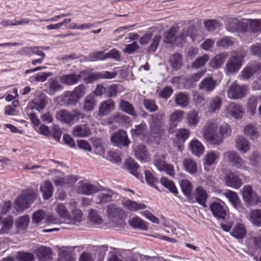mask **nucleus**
<instances>
[{"label": "nucleus", "instance_id": "nucleus-41", "mask_svg": "<svg viewBox=\"0 0 261 261\" xmlns=\"http://www.w3.org/2000/svg\"><path fill=\"white\" fill-rule=\"evenodd\" d=\"M169 62L173 68L178 70L182 64V56L178 53H175L171 56Z\"/></svg>", "mask_w": 261, "mask_h": 261}, {"label": "nucleus", "instance_id": "nucleus-56", "mask_svg": "<svg viewBox=\"0 0 261 261\" xmlns=\"http://www.w3.org/2000/svg\"><path fill=\"white\" fill-rule=\"evenodd\" d=\"M127 168L130 172L135 177L139 178L140 177V174L138 171L139 165L133 160H128L126 162Z\"/></svg>", "mask_w": 261, "mask_h": 261}, {"label": "nucleus", "instance_id": "nucleus-16", "mask_svg": "<svg viewBox=\"0 0 261 261\" xmlns=\"http://www.w3.org/2000/svg\"><path fill=\"white\" fill-rule=\"evenodd\" d=\"M184 112L181 110H175L170 116V126L169 132L173 133L175 131L177 123L181 121L183 118Z\"/></svg>", "mask_w": 261, "mask_h": 261}, {"label": "nucleus", "instance_id": "nucleus-48", "mask_svg": "<svg viewBox=\"0 0 261 261\" xmlns=\"http://www.w3.org/2000/svg\"><path fill=\"white\" fill-rule=\"evenodd\" d=\"M113 194V192L112 191L101 193L97 196L96 202L98 204L109 202L112 200Z\"/></svg>", "mask_w": 261, "mask_h": 261}, {"label": "nucleus", "instance_id": "nucleus-34", "mask_svg": "<svg viewBox=\"0 0 261 261\" xmlns=\"http://www.w3.org/2000/svg\"><path fill=\"white\" fill-rule=\"evenodd\" d=\"M222 103V99L219 96L212 97L208 103V111L213 113L220 109Z\"/></svg>", "mask_w": 261, "mask_h": 261}, {"label": "nucleus", "instance_id": "nucleus-17", "mask_svg": "<svg viewBox=\"0 0 261 261\" xmlns=\"http://www.w3.org/2000/svg\"><path fill=\"white\" fill-rule=\"evenodd\" d=\"M217 85V81L212 77H208L204 79L199 84V89L207 92H210L214 90Z\"/></svg>", "mask_w": 261, "mask_h": 261}, {"label": "nucleus", "instance_id": "nucleus-40", "mask_svg": "<svg viewBox=\"0 0 261 261\" xmlns=\"http://www.w3.org/2000/svg\"><path fill=\"white\" fill-rule=\"evenodd\" d=\"M56 212L58 215L65 220H69L70 218L69 212L67 210L65 205L61 203H58L56 208Z\"/></svg>", "mask_w": 261, "mask_h": 261}, {"label": "nucleus", "instance_id": "nucleus-39", "mask_svg": "<svg viewBox=\"0 0 261 261\" xmlns=\"http://www.w3.org/2000/svg\"><path fill=\"white\" fill-rule=\"evenodd\" d=\"M88 218L92 225H100L103 223V220L98 212L94 210L89 211Z\"/></svg>", "mask_w": 261, "mask_h": 261}, {"label": "nucleus", "instance_id": "nucleus-22", "mask_svg": "<svg viewBox=\"0 0 261 261\" xmlns=\"http://www.w3.org/2000/svg\"><path fill=\"white\" fill-rule=\"evenodd\" d=\"M210 207L215 217L219 219H224L226 213L221 204L219 202H214L211 204Z\"/></svg>", "mask_w": 261, "mask_h": 261}, {"label": "nucleus", "instance_id": "nucleus-52", "mask_svg": "<svg viewBox=\"0 0 261 261\" xmlns=\"http://www.w3.org/2000/svg\"><path fill=\"white\" fill-rule=\"evenodd\" d=\"M42 47L39 46L25 47L22 49V51L27 54H33L40 56L42 58H44L45 54L42 51Z\"/></svg>", "mask_w": 261, "mask_h": 261}, {"label": "nucleus", "instance_id": "nucleus-11", "mask_svg": "<svg viewBox=\"0 0 261 261\" xmlns=\"http://www.w3.org/2000/svg\"><path fill=\"white\" fill-rule=\"evenodd\" d=\"M225 183L227 186L237 189L243 184L242 180L233 172H229L226 174Z\"/></svg>", "mask_w": 261, "mask_h": 261}, {"label": "nucleus", "instance_id": "nucleus-44", "mask_svg": "<svg viewBox=\"0 0 261 261\" xmlns=\"http://www.w3.org/2000/svg\"><path fill=\"white\" fill-rule=\"evenodd\" d=\"M248 28L253 33L261 32V19H249Z\"/></svg>", "mask_w": 261, "mask_h": 261}, {"label": "nucleus", "instance_id": "nucleus-19", "mask_svg": "<svg viewBox=\"0 0 261 261\" xmlns=\"http://www.w3.org/2000/svg\"><path fill=\"white\" fill-rule=\"evenodd\" d=\"M72 135L76 137H86L91 135V130L87 124L77 125L73 128Z\"/></svg>", "mask_w": 261, "mask_h": 261}, {"label": "nucleus", "instance_id": "nucleus-37", "mask_svg": "<svg viewBox=\"0 0 261 261\" xmlns=\"http://www.w3.org/2000/svg\"><path fill=\"white\" fill-rule=\"evenodd\" d=\"M190 146L193 154L196 156H199L203 153L204 147L197 140L191 141Z\"/></svg>", "mask_w": 261, "mask_h": 261}, {"label": "nucleus", "instance_id": "nucleus-53", "mask_svg": "<svg viewBox=\"0 0 261 261\" xmlns=\"http://www.w3.org/2000/svg\"><path fill=\"white\" fill-rule=\"evenodd\" d=\"M210 57L207 54H204L202 56L196 59L191 65L193 68H199L205 65L206 62L209 60Z\"/></svg>", "mask_w": 261, "mask_h": 261}, {"label": "nucleus", "instance_id": "nucleus-49", "mask_svg": "<svg viewBox=\"0 0 261 261\" xmlns=\"http://www.w3.org/2000/svg\"><path fill=\"white\" fill-rule=\"evenodd\" d=\"M257 103L258 99L257 97L252 96L248 98L247 109V112L250 113L251 115H254L256 113Z\"/></svg>", "mask_w": 261, "mask_h": 261}, {"label": "nucleus", "instance_id": "nucleus-14", "mask_svg": "<svg viewBox=\"0 0 261 261\" xmlns=\"http://www.w3.org/2000/svg\"><path fill=\"white\" fill-rule=\"evenodd\" d=\"M81 79V75L76 73L63 74L60 76V82L67 86H71L76 84Z\"/></svg>", "mask_w": 261, "mask_h": 261}, {"label": "nucleus", "instance_id": "nucleus-15", "mask_svg": "<svg viewBox=\"0 0 261 261\" xmlns=\"http://www.w3.org/2000/svg\"><path fill=\"white\" fill-rule=\"evenodd\" d=\"M115 109V103L111 99H109L102 102L99 107L98 115L102 116L108 115Z\"/></svg>", "mask_w": 261, "mask_h": 261}, {"label": "nucleus", "instance_id": "nucleus-51", "mask_svg": "<svg viewBox=\"0 0 261 261\" xmlns=\"http://www.w3.org/2000/svg\"><path fill=\"white\" fill-rule=\"evenodd\" d=\"M189 125L195 126L199 122L198 112L196 110H192L186 116Z\"/></svg>", "mask_w": 261, "mask_h": 261}, {"label": "nucleus", "instance_id": "nucleus-35", "mask_svg": "<svg viewBox=\"0 0 261 261\" xmlns=\"http://www.w3.org/2000/svg\"><path fill=\"white\" fill-rule=\"evenodd\" d=\"M79 100V99L71 91L66 92L62 99V102L66 106L75 105Z\"/></svg>", "mask_w": 261, "mask_h": 261}, {"label": "nucleus", "instance_id": "nucleus-2", "mask_svg": "<svg viewBox=\"0 0 261 261\" xmlns=\"http://www.w3.org/2000/svg\"><path fill=\"white\" fill-rule=\"evenodd\" d=\"M204 139L210 144L218 145L223 142L221 135H218V126L214 122H207L202 128Z\"/></svg>", "mask_w": 261, "mask_h": 261}, {"label": "nucleus", "instance_id": "nucleus-33", "mask_svg": "<svg viewBox=\"0 0 261 261\" xmlns=\"http://www.w3.org/2000/svg\"><path fill=\"white\" fill-rule=\"evenodd\" d=\"M128 223L134 228H138L143 230H146L148 229V225L147 223L137 217H133L131 219L129 220Z\"/></svg>", "mask_w": 261, "mask_h": 261}, {"label": "nucleus", "instance_id": "nucleus-61", "mask_svg": "<svg viewBox=\"0 0 261 261\" xmlns=\"http://www.w3.org/2000/svg\"><path fill=\"white\" fill-rule=\"evenodd\" d=\"M51 75L50 72H42L36 74L35 76H30L29 81L33 83L34 82H43L46 81L47 77Z\"/></svg>", "mask_w": 261, "mask_h": 261}, {"label": "nucleus", "instance_id": "nucleus-12", "mask_svg": "<svg viewBox=\"0 0 261 261\" xmlns=\"http://www.w3.org/2000/svg\"><path fill=\"white\" fill-rule=\"evenodd\" d=\"M235 147L242 154L246 153L250 148V143L242 136H238L235 140Z\"/></svg>", "mask_w": 261, "mask_h": 261}, {"label": "nucleus", "instance_id": "nucleus-38", "mask_svg": "<svg viewBox=\"0 0 261 261\" xmlns=\"http://www.w3.org/2000/svg\"><path fill=\"white\" fill-rule=\"evenodd\" d=\"M231 235L237 239H242L246 234L245 226L242 224H237L231 232Z\"/></svg>", "mask_w": 261, "mask_h": 261}, {"label": "nucleus", "instance_id": "nucleus-13", "mask_svg": "<svg viewBox=\"0 0 261 261\" xmlns=\"http://www.w3.org/2000/svg\"><path fill=\"white\" fill-rule=\"evenodd\" d=\"M71 247L62 246L59 248L58 261H75L71 255Z\"/></svg>", "mask_w": 261, "mask_h": 261}, {"label": "nucleus", "instance_id": "nucleus-4", "mask_svg": "<svg viewBox=\"0 0 261 261\" xmlns=\"http://www.w3.org/2000/svg\"><path fill=\"white\" fill-rule=\"evenodd\" d=\"M244 202L250 205L261 204V197L257 195L250 185L244 186L241 190Z\"/></svg>", "mask_w": 261, "mask_h": 261}, {"label": "nucleus", "instance_id": "nucleus-36", "mask_svg": "<svg viewBox=\"0 0 261 261\" xmlns=\"http://www.w3.org/2000/svg\"><path fill=\"white\" fill-rule=\"evenodd\" d=\"M179 27L177 25L172 27L165 35L164 42L167 43H173L176 40L175 33L179 30Z\"/></svg>", "mask_w": 261, "mask_h": 261}, {"label": "nucleus", "instance_id": "nucleus-46", "mask_svg": "<svg viewBox=\"0 0 261 261\" xmlns=\"http://www.w3.org/2000/svg\"><path fill=\"white\" fill-rule=\"evenodd\" d=\"M31 109L40 111L43 109L46 106L45 102L41 96H38L33 99L31 103Z\"/></svg>", "mask_w": 261, "mask_h": 261}, {"label": "nucleus", "instance_id": "nucleus-50", "mask_svg": "<svg viewBox=\"0 0 261 261\" xmlns=\"http://www.w3.org/2000/svg\"><path fill=\"white\" fill-rule=\"evenodd\" d=\"M13 224V219L11 217H8L3 222V226L0 230L1 234H8L10 232Z\"/></svg>", "mask_w": 261, "mask_h": 261}, {"label": "nucleus", "instance_id": "nucleus-28", "mask_svg": "<svg viewBox=\"0 0 261 261\" xmlns=\"http://www.w3.org/2000/svg\"><path fill=\"white\" fill-rule=\"evenodd\" d=\"M195 200L200 204L206 207V200L208 197L206 190L202 187H198L195 191Z\"/></svg>", "mask_w": 261, "mask_h": 261}, {"label": "nucleus", "instance_id": "nucleus-60", "mask_svg": "<svg viewBox=\"0 0 261 261\" xmlns=\"http://www.w3.org/2000/svg\"><path fill=\"white\" fill-rule=\"evenodd\" d=\"M16 258L18 261H35V257L31 253L18 252Z\"/></svg>", "mask_w": 261, "mask_h": 261}, {"label": "nucleus", "instance_id": "nucleus-18", "mask_svg": "<svg viewBox=\"0 0 261 261\" xmlns=\"http://www.w3.org/2000/svg\"><path fill=\"white\" fill-rule=\"evenodd\" d=\"M117 74V72H110L105 71L102 72H95L91 74L88 77V81L92 82L94 80L100 79H111L115 77Z\"/></svg>", "mask_w": 261, "mask_h": 261}, {"label": "nucleus", "instance_id": "nucleus-3", "mask_svg": "<svg viewBox=\"0 0 261 261\" xmlns=\"http://www.w3.org/2000/svg\"><path fill=\"white\" fill-rule=\"evenodd\" d=\"M37 196V193L33 191L22 194L16 199L14 206V209L17 212H21L28 208Z\"/></svg>", "mask_w": 261, "mask_h": 261}, {"label": "nucleus", "instance_id": "nucleus-1", "mask_svg": "<svg viewBox=\"0 0 261 261\" xmlns=\"http://www.w3.org/2000/svg\"><path fill=\"white\" fill-rule=\"evenodd\" d=\"M246 53L244 50H234L227 60L225 67V72L227 75L237 73L243 65Z\"/></svg>", "mask_w": 261, "mask_h": 261}, {"label": "nucleus", "instance_id": "nucleus-57", "mask_svg": "<svg viewBox=\"0 0 261 261\" xmlns=\"http://www.w3.org/2000/svg\"><path fill=\"white\" fill-rule=\"evenodd\" d=\"M180 185L184 194L187 196H190L192 190L191 182L188 179H183L180 181Z\"/></svg>", "mask_w": 261, "mask_h": 261}, {"label": "nucleus", "instance_id": "nucleus-64", "mask_svg": "<svg viewBox=\"0 0 261 261\" xmlns=\"http://www.w3.org/2000/svg\"><path fill=\"white\" fill-rule=\"evenodd\" d=\"M72 92L80 100L86 94V87L84 85H80L74 88Z\"/></svg>", "mask_w": 261, "mask_h": 261}, {"label": "nucleus", "instance_id": "nucleus-58", "mask_svg": "<svg viewBox=\"0 0 261 261\" xmlns=\"http://www.w3.org/2000/svg\"><path fill=\"white\" fill-rule=\"evenodd\" d=\"M219 156V153L216 151H212L206 154L204 164L207 166H212Z\"/></svg>", "mask_w": 261, "mask_h": 261}, {"label": "nucleus", "instance_id": "nucleus-30", "mask_svg": "<svg viewBox=\"0 0 261 261\" xmlns=\"http://www.w3.org/2000/svg\"><path fill=\"white\" fill-rule=\"evenodd\" d=\"M119 108L122 111L135 117L137 116L134 107L127 101L120 100L119 103Z\"/></svg>", "mask_w": 261, "mask_h": 261}, {"label": "nucleus", "instance_id": "nucleus-20", "mask_svg": "<svg viewBox=\"0 0 261 261\" xmlns=\"http://www.w3.org/2000/svg\"><path fill=\"white\" fill-rule=\"evenodd\" d=\"M227 111L229 115L237 119L242 118L243 113L242 107L234 102H231L229 105Z\"/></svg>", "mask_w": 261, "mask_h": 261}, {"label": "nucleus", "instance_id": "nucleus-24", "mask_svg": "<svg viewBox=\"0 0 261 261\" xmlns=\"http://www.w3.org/2000/svg\"><path fill=\"white\" fill-rule=\"evenodd\" d=\"M96 100L94 94L86 96L84 100L83 110L89 112L92 111L96 105Z\"/></svg>", "mask_w": 261, "mask_h": 261}, {"label": "nucleus", "instance_id": "nucleus-9", "mask_svg": "<svg viewBox=\"0 0 261 261\" xmlns=\"http://www.w3.org/2000/svg\"><path fill=\"white\" fill-rule=\"evenodd\" d=\"M35 251L39 261H50L53 258V250L50 247L41 246Z\"/></svg>", "mask_w": 261, "mask_h": 261}, {"label": "nucleus", "instance_id": "nucleus-55", "mask_svg": "<svg viewBox=\"0 0 261 261\" xmlns=\"http://www.w3.org/2000/svg\"><path fill=\"white\" fill-rule=\"evenodd\" d=\"M220 21L216 19H208L205 21L203 25L207 31L211 32L213 31L220 26Z\"/></svg>", "mask_w": 261, "mask_h": 261}, {"label": "nucleus", "instance_id": "nucleus-25", "mask_svg": "<svg viewBox=\"0 0 261 261\" xmlns=\"http://www.w3.org/2000/svg\"><path fill=\"white\" fill-rule=\"evenodd\" d=\"M135 157L142 161H145L148 158V152L144 145L139 144L134 148Z\"/></svg>", "mask_w": 261, "mask_h": 261}, {"label": "nucleus", "instance_id": "nucleus-47", "mask_svg": "<svg viewBox=\"0 0 261 261\" xmlns=\"http://www.w3.org/2000/svg\"><path fill=\"white\" fill-rule=\"evenodd\" d=\"M244 133L252 140L257 138L258 136L257 128L252 124H248L244 127Z\"/></svg>", "mask_w": 261, "mask_h": 261}, {"label": "nucleus", "instance_id": "nucleus-31", "mask_svg": "<svg viewBox=\"0 0 261 261\" xmlns=\"http://www.w3.org/2000/svg\"><path fill=\"white\" fill-rule=\"evenodd\" d=\"M184 169L190 174H194L197 171L196 162L191 158H185L182 162Z\"/></svg>", "mask_w": 261, "mask_h": 261}, {"label": "nucleus", "instance_id": "nucleus-45", "mask_svg": "<svg viewBox=\"0 0 261 261\" xmlns=\"http://www.w3.org/2000/svg\"><path fill=\"white\" fill-rule=\"evenodd\" d=\"M131 133L133 136H147V125L143 122L136 126L135 128L131 130Z\"/></svg>", "mask_w": 261, "mask_h": 261}, {"label": "nucleus", "instance_id": "nucleus-29", "mask_svg": "<svg viewBox=\"0 0 261 261\" xmlns=\"http://www.w3.org/2000/svg\"><path fill=\"white\" fill-rule=\"evenodd\" d=\"M175 103L180 108L187 107L189 104L188 95L181 92L178 93L175 97Z\"/></svg>", "mask_w": 261, "mask_h": 261}, {"label": "nucleus", "instance_id": "nucleus-54", "mask_svg": "<svg viewBox=\"0 0 261 261\" xmlns=\"http://www.w3.org/2000/svg\"><path fill=\"white\" fill-rule=\"evenodd\" d=\"M56 117L57 119L65 123L71 122L70 112L66 110H62L57 113Z\"/></svg>", "mask_w": 261, "mask_h": 261}, {"label": "nucleus", "instance_id": "nucleus-27", "mask_svg": "<svg viewBox=\"0 0 261 261\" xmlns=\"http://www.w3.org/2000/svg\"><path fill=\"white\" fill-rule=\"evenodd\" d=\"M248 219L256 226H261V210L254 209L250 210Z\"/></svg>", "mask_w": 261, "mask_h": 261}, {"label": "nucleus", "instance_id": "nucleus-32", "mask_svg": "<svg viewBox=\"0 0 261 261\" xmlns=\"http://www.w3.org/2000/svg\"><path fill=\"white\" fill-rule=\"evenodd\" d=\"M123 205L130 211H138L146 208V206L143 203H139L131 200H125L122 201Z\"/></svg>", "mask_w": 261, "mask_h": 261}, {"label": "nucleus", "instance_id": "nucleus-42", "mask_svg": "<svg viewBox=\"0 0 261 261\" xmlns=\"http://www.w3.org/2000/svg\"><path fill=\"white\" fill-rule=\"evenodd\" d=\"M48 93L54 95L56 92L62 90L63 86L55 79H50L48 82Z\"/></svg>", "mask_w": 261, "mask_h": 261}, {"label": "nucleus", "instance_id": "nucleus-59", "mask_svg": "<svg viewBox=\"0 0 261 261\" xmlns=\"http://www.w3.org/2000/svg\"><path fill=\"white\" fill-rule=\"evenodd\" d=\"M45 217V213L43 210H39L35 211L32 215V220L33 223L39 224Z\"/></svg>", "mask_w": 261, "mask_h": 261}, {"label": "nucleus", "instance_id": "nucleus-62", "mask_svg": "<svg viewBox=\"0 0 261 261\" xmlns=\"http://www.w3.org/2000/svg\"><path fill=\"white\" fill-rule=\"evenodd\" d=\"M233 43V41L230 39L226 37L217 41L216 45L219 48L226 49L231 46Z\"/></svg>", "mask_w": 261, "mask_h": 261}, {"label": "nucleus", "instance_id": "nucleus-5", "mask_svg": "<svg viewBox=\"0 0 261 261\" xmlns=\"http://www.w3.org/2000/svg\"><path fill=\"white\" fill-rule=\"evenodd\" d=\"M247 87L244 85H239L234 81L229 87L227 95L232 99H239L244 97L247 94Z\"/></svg>", "mask_w": 261, "mask_h": 261}, {"label": "nucleus", "instance_id": "nucleus-21", "mask_svg": "<svg viewBox=\"0 0 261 261\" xmlns=\"http://www.w3.org/2000/svg\"><path fill=\"white\" fill-rule=\"evenodd\" d=\"M223 195L228 199L229 201L235 208L240 211L243 208L241 202L236 192L231 191H227L223 193Z\"/></svg>", "mask_w": 261, "mask_h": 261}, {"label": "nucleus", "instance_id": "nucleus-23", "mask_svg": "<svg viewBox=\"0 0 261 261\" xmlns=\"http://www.w3.org/2000/svg\"><path fill=\"white\" fill-rule=\"evenodd\" d=\"M40 190L43 195L44 199L47 200L52 196L54 188L51 182L49 180H46L40 186Z\"/></svg>", "mask_w": 261, "mask_h": 261}, {"label": "nucleus", "instance_id": "nucleus-8", "mask_svg": "<svg viewBox=\"0 0 261 261\" xmlns=\"http://www.w3.org/2000/svg\"><path fill=\"white\" fill-rule=\"evenodd\" d=\"M123 210L117 205L111 204L107 206L106 210L107 215L110 220L113 222H117L123 214Z\"/></svg>", "mask_w": 261, "mask_h": 261}, {"label": "nucleus", "instance_id": "nucleus-10", "mask_svg": "<svg viewBox=\"0 0 261 261\" xmlns=\"http://www.w3.org/2000/svg\"><path fill=\"white\" fill-rule=\"evenodd\" d=\"M259 65L256 64H249L240 72L239 78L241 80H248L258 70Z\"/></svg>", "mask_w": 261, "mask_h": 261}, {"label": "nucleus", "instance_id": "nucleus-6", "mask_svg": "<svg viewBox=\"0 0 261 261\" xmlns=\"http://www.w3.org/2000/svg\"><path fill=\"white\" fill-rule=\"evenodd\" d=\"M99 191L97 186L90 182H80L76 188L77 193L86 195H91Z\"/></svg>", "mask_w": 261, "mask_h": 261}, {"label": "nucleus", "instance_id": "nucleus-26", "mask_svg": "<svg viewBox=\"0 0 261 261\" xmlns=\"http://www.w3.org/2000/svg\"><path fill=\"white\" fill-rule=\"evenodd\" d=\"M228 56V53L223 52L218 54L210 62V65L213 68H218L224 63Z\"/></svg>", "mask_w": 261, "mask_h": 261}, {"label": "nucleus", "instance_id": "nucleus-7", "mask_svg": "<svg viewBox=\"0 0 261 261\" xmlns=\"http://www.w3.org/2000/svg\"><path fill=\"white\" fill-rule=\"evenodd\" d=\"M111 141L118 147H126L130 143L126 132L124 130L115 132L111 137Z\"/></svg>", "mask_w": 261, "mask_h": 261}, {"label": "nucleus", "instance_id": "nucleus-63", "mask_svg": "<svg viewBox=\"0 0 261 261\" xmlns=\"http://www.w3.org/2000/svg\"><path fill=\"white\" fill-rule=\"evenodd\" d=\"M89 61H95L97 60L103 61L106 60V54L103 51H97L91 53L89 55Z\"/></svg>", "mask_w": 261, "mask_h": 261}, {"label": "nucleus", "instance_id": "nucleus-43", "mask_svg": "<svg viewBox=\"0 0 261 261\" xmlns=\"http://www.w3.org/2000/svg\"><path fill=\"white\" fill-rule=\"evenodd\" d=\"M30 222V217L24 215L19 217L16 221V226L18 230H25L28 227Z\"/></svg>", "mask_w": 261, "mask_h": 261}]
</instances>
